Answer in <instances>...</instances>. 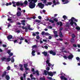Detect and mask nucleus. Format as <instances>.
Here are the masks:
<instances>
[{
  "instance_id": "obj_1",
  "label": "nucleus",
  "mask_w": 80,
  "mask_h": 80,
  "mask_svg": "<svg viewBox=\"0 0 80 80\" xmlns=\"http://www.w3.org/2000/svg\"><path fill=\"white\" fill-rule=\"evenodd\" d=\"M28 2H29V7L30 8H33L35 7L36 4L35 3L37 2L38 0H28Z\"/></svg>"
},
{
  "instance_id": "obj_2",
  "label": "nucleus",
  "mask_w": 80,
  "mask_h": 80,
  "mask_svg": "<svg viewBox=\"0 0 80 80\" xmlns=\"http://www.w3.org/2000/svg\"><path fill=\"white\" fill-rule=\"evenodd\" d=\"M73 20L74 22H78V19H76V18H74V17H72L71 18V19L70 20L71 21V22H70V24L71 25H73V23H74V22H73Z\"/></svg>"
},
{
  "instance_id": "obj_3",
  "label": "nucleus",
  "mask_w": 80,
  "mask_h": 80,
  "mask_svg": "<svg viewBox=\"0 0 80 80\" xmlns=\"http://www.w3.org/2000/svg\"><path fill=\"white\" fill-rule=\"evenodd\" d=\"M38 5L40 7V8H41L42 9V8H43L44 7V6H45V5L43 4H42V3L40 2L38 3Z\"/></svg>"
},
{
  "instance_id": "obj_4",
  "label": "nucleus",
  "mask_w": 80,
  "mask_h": 80,
  "mask_svg": "<svg viewBox=\"0 0 80 80\" xmlns=\"http://www.w3.org/2000/svg\"><path fill=\"white\" fill-rule=\"evenodd\" d=\"M7 38L8 39V40L10 41V42H11V41H13V40H11L10 39H12V38H13V36L12 35H9L8 36Z\"/></svg>"
},
{
  "instance_id": "obj_5",
  "label": "nucleus",
  "mask_w": 80,
  "mask_h": 80,
  "mask_svg": "<svg viewBox=\"0 0 80 80\" xmlns=\"http://www.w3.org/2000/svg\"><path fill=\"white\" fill-rule=\"evenodd\" d=\"M62 2H63V4H67L68 3L70 2V1L68 0H61Z\"/></svg>"
},
{
  "instance_id": "obj_6",
  "label": "nucleus",
  "mask_w": 80,
  "mask_h": 80,
  "mask_svg": "<svg viewBox=\"0 0 80 80\" xmlns=\"http://www.w3.org/2000/svg\"><path fill=\"white\" fill-rule=\"evenodd\" d=\"M23 65H22L21 64H19V67H20V68L19 69V70H21V71H23Z\"/></svg>"
},
{
  "instance_id": "obj_7",
  "label": "nucleus",
  "mask_w": 80,
  "mask_h": 80,
  "mask_svg": "<svg viewBox=\"0 0 80 80\" xmlns=\"http://www.w3.org/2000/svg\"><path fill=\"white\" fill-rule=\"evenodd\" d=\"M49 53L50 54H52V55H56V52H53L52 50H51L49 51Z\"/></svg>"
},
{
  "instance_id": "obj_8",
  "label": "nucleus",
  "mask_w": 80,
  "mask_h": 80,
  "mask_svg": "<svg viewBox=\"0 0 80 80\" xmlns=\"http://www.w3.org/2000/svg\"><path fill=\"white\" fill-rule=\"evenodd\" d=\"M47 64H48V67H50V66H52V64H51L49 62H50V61H49V60L47 59V60L46 61Z\"/></svg>"
},
{
  "instance_id": "obj_9",
  "label": "nucleus",
  "mask_w": 80,
  "mask_h": 80,
  "mask_svg": "<svg viewBox=\"0 0 80 80\" xmlns=\"http://www.w3.org/2000/svg\"><path fill=\"white\" fill-rule=\"evenodd\" d=\"M48 76H51V77H53V72H48Z\"/></svg>"
},
{
  "instance_id": "obj_10",
  "label": "nucleus",
  "mask_w": 80,
  "mask_h": 80,
  "mask_svg": "<svg viewBox=\"0 0 80 80\" xmlns=\"http://www.w3.org/2000/svg\"><path fill=\"white\" fill-rule=\"evenodd\" d=\"M68 58L69 60H71L72 58H73V54H71L68 57Z\"/></svg>"
},
{
  "instance_id": "obj_11",
  "label": "nucleus",
  "mask_w": 80,
  "mask_h": 80,
  "mask_svg": "<svg viewBox=\"0 0 80 80\" xmlns=\"http://www.w3.org/2000/svg\"><path fill=\"white\" fill-rule=\"evenodd\" d=\"M47 21H49V22H51L52 23H54V21L52 20V19H50L49 18H47Z\"/></svg>"
},
{
  "instance_id": "obj_12",
  "label": "nucleus",
  "mask_w": 80,
  "mask_h": 80,
  "mask_svg": "<svg viewBox=\"0 0 80 80\" xmlns=\"http://www.w3.org/2000/svg\"><path fill=\"white\" fill-rule=\"evenodd\" d=\"M42 54H43V55H44V56L45 57L47 56V55H48V53L47 52H45V51L42 52Z\"/></svg>"
},
{
  "instance_id": "obj_13",
  "label": "nucleus",
  "mask_w": 80,
  "mask_h": 80,
  "mask_svg": "<svg viewBox=\"0 0 80 80\" xmlns=\"http://www.w3.org/2000/svg\"><path fill=\"white\" fill-rule=\"evenodd\" d=\"M17 15L18 17H20V16H21V12L18 11Z\"/></svg>"
},
{
  "instance_id": "obj_14",
  "label": "nucleus",
  "mask_w": 80,
  "mask_h": 80,
  "mask_svg": "<svg viewBox=\"0 0 80 80\" xmlns=\"http://www.w3.org/2000/svg\"><path fill=\"white\" fill-rule=\"evenodd\" d=\"M5 78L7 80H9L10 79V76L9 75H7L6 76Z\"/></svg>"
},
{
  "instance_id": "obj_15",
  "label": "nucleus",
  "mask_w": 80,
  "mask_h": 80,
  "mask_svg": "<svg viewBox=\"0 0 80 80\" xmlns=\"http://www.w3.org/2000/svg\"><path fill=\"white\" fill-rule=\"evenodd\" d=\"M48 71H47L46 70H44V74L45 75H48Z\"/></svg>"
},
{
  "instance_id": "obj_16",
  "label": "nucleus",
  "mask_w": 80,
  "mask_h": 80,
  "mask_svg": "<svg viewBox=\"0 0 80 80\" xmlns=\"http://www.w3.org/2000/svg\"><path fill=\"white\" fill-rule=\"evenodd\" d=\"M7 75V72L4 71L2 75V77H4L5 75Z\"/></svg>"
},
{
  "instance_id": "obj_17",
  "label": "nucleus",
  "mask_w": 80,
  "mask_h": 80,
  "mask_svg": "<svg viewBox=\"0 0 80 80\" xmlns=\"http://www.w3.org/2000/svg\"><path fill=\"white\" fill-rule=\"evenodd\" d=\"M35 50H33L32 51V56H35Z\"/></svg>"
},
{
  "instance_id": "obj_18",
  "label": "nucleus",
  "mask_w": 80,
  "mask_h": 80,
  "mask_svg": "<svg viewBox=\"0 0 80 80\" xmlns=\"http://www.w3.org/2000/svg\"><path fill=\"white\" fill-rule=\"evenodd\" d=\"M52 4V3L51 2H48V4H46V6H48V5H51Z\"/></svg>"
},
{
  "instance_id": "obj_19",
  "label": "nucleus",
  "mask_w": 80,
  "mask_h": 80,
  "mask_svg": "<svg viewBox=\"0 0 80 80\" xmlns=\"http://www.w3.org/2000/svg\"><path fill=\"white\" fill-rule=\"evenodd\" d=\"M70 42L71 43H74L75 42V40H74V38H71Z\"/></svg>"
},
{
  "instance_id": "obj_20",
  "label": "nucleus",
  "mask_w": 80,
  "mask_h": 80,
  "mask_svg": "<svg viewBox=\"0 0 80 80\" xmlns=\"http://www.w3.org/2000/svg\"><path fill=\"white\" fill-rule=\"evenodd\" d=\"M27 28L28 29V30H33V29L30 28V25L27 26Z\"/></svg>"
},
{
  "instance_id": "obj_21",
  "label": "nucleus",
  "mask_w": 80,
  "mask_h": 80,
  "mask_svg": "<svg viewBox=\"0 0 80 80\" xmlns=\"http://www.w3.org/2000/svg\"><path fill=\"white\" fill-rule=\"evenodd\" d=\"M12 5V2H10L9 3L7 2L6 4V5L7 6H8V5Z\"/></svg>"
},
{
  "instance_id": "obj_22",
  "label": "nucleus",
  "mask_w": 80,
  "mask_h": 80,
  "mask_svg": "<svg viewBox=\"0 0 80 80\" xmlns=\"http://www.w3.org/2000/svg\"><path fill=\"white\" fill-rule=\"evenodd\" d=\"M18 39H19L20 41H22V40H24V38L22 37H21V38H19Z\"/></svg>"
},
{
  "instance_id": "obj_23",
  "label": "nucleus",
  "mask_w": 80,
  "mask_h": 80,
  "mask_svg": "<svg viewBox=\"0 0 80 80\" xmlns=\"http://www.w3.org/2000/svg\"><path fill=\"white\" fill-rule=\"evenodd\" d=\"M24 4L25 5H27V4H28V1L27 0H25L24 2Z\"/></svg>"
},
{
  "instance_id": "obj_24",
  "label": "nucleus",
  "mask_w": 80,
  "mask_h": 80,
  "mask_svg": "<svg viewBox=\"0 0 80 80\" xmlns=\"http://www.w3.org/2000/svg\"><path fill=\"white\" fill-rule=\"evenodd\" d=\"M59 36L61 37H63V35L62 34V32H61V31H60Z\"/></svg>"
},
{
  "instance_id": "obj_25",
  "label": "nucleus",
  "mask_w": 80,
  "mask_h": 80,
  "mask_svg": "<svg viewBox=\"0 0 80 80\" xmlns=\"http://www.w3.org/2000/svg\"><path fill=\"white\" fill-rule=\"evenodd\" d=\"M15 62V60L14 59V58L13 57H12L11 58V62L12 63H13Z\"/></svg>"
},
{
  "instance_id": "obj_26",
  "label": "nucleus",
  "mask_w": 80,
  "mask_h": 80,
  "mask_svg": "<svg viewBox=\"0 0 80 80\" xmlns=\"http://www.w3.org/2000/svg\"><path fill=\"white\" fill-rule=\"evenodd\" d=\"M1 60L2 61H5V60H7V58L5 57H3L1 58Z\"/></svg>"
},
{
  "instance_id": "obj_27",
  "label": "nucleus",
  "mask_w": 80,
  "mask_h": 80,
  "mask_svg": "<svg viewBox=\"0 0 80 80\" xmlns=\"http://www.w3.org/2000/svg\"><path fill=\"white\" fill-rule=\"evenodd\" d=\"M63 18H64V20H66V19L67 18V16L65 15H64L63 16Z\"/></svg>"
},
{
  "instance_id": "obj_28",
  "label": "nucleus",
  "mask_w": 80,
  "mask_h": 80,
  "mask_svg": "<svg viewBox=\"0 0 80 80\" xmlns=\"http://www.w3.org/2000/svg\"><path fill=\"white\" fill-rule=\"evenodd\" d=\"M7 61L8 62H10V60H11V59L10 58H8L7 59H6Z\"/></svg>"
},
{
  "instance_id": "obj_29",
  "label": "nucleus",
  "mask_w": 80,
  "mask_h": 80,
  "mask_svg": "<svg viewBox=\"0 0 80 80\" xmlns=\"http://www.w3.org/2000/svg\"><path fill=\"white\" fill-rule=\"evenodd\" d=\"M42 1L43 3H47V0H41Z\"/></svg>"
},
{
  "instance_id": "obj_30",
  "label": "nucleus",
  "mask_w": 80,
  "mask_h": 80,
  "mask_svg": "<svg viewBox=\"0 0 80 80\" xmlns=\"http://www.w3.org/2000/svg\"><path fill=\"white\" fill-rule=\"evenodd\" d=\"M27 67H28V64H24V68H26Z\"/></svg>"
},
{
  "instance_id": "obj_31",
  "label": "nucleus",
  "mask_w": 80,
  "mask_h": 80,
  "mask_svg": "<svg viewBox=\"0 0 80 80\" xmlns=\"http://www.w3.org/2000/svg\"><path fill=\"white\" fill-rule=\"evenodd\" d=\"M40 80H45V78L44 77V78H42L41 77L40 78Z\"/></svg>"
},
{
  "instance_id": "obj_32",
  "label": "nucleus",
  "mask_w": 80,
  "mask_h": 80,
  "mask_svg": "<svg viewBox=\"0 0 80 80\" xmlns=\"http://www.w3.org/2000/svg\"><path fill=\"white\" fill-rule=\"evenodd\" d=\"M16 3L17 6H19L20 4L19 2H17Z\"/></svg>"
},
{
  "instance_id": "obj_33",
  "label": "nucleus",
  "mask_w": 80,
  "mask_h": 80,
  "mask_svg": "<svg viewBox=\"0 0 80 80\" xmlns=\"http://www.w3.org/2000/svg\"><path fill=\"white\" fill-rule=\"evenodd\" d=\"M36 73L37 74V75H39V72H38V71L36 70Z\"/></svg>"
},
{
  "instance_id": "obj_34",
  "label": "nucleus",
  "mask_w": 80,
  "mask_h": 80,
  "mask_svg": "<svg viewBox=\"0 0 80 80\" xmlns=\"http://www.w3.org/2000/svg\"><path fill=\"white\" fill-rule=\"evenodd\" d=\"M7 69L8 71L10 70V66H8V67L7 68Z\"/></svg>"
},
{
  "instance_id": "obj_35",
  "label": "nucleus",
  "mask_w": 80,
  "mask_h": 80,
  "mask_svg": "<svg viewBox=\"0 0 80 80\" xmlns=\"http://www.w3.org/2000/svg\"><path fill=\"white\" fill-rule=\"evenodd\" d=\"M72 38H75V37H76V36L75 35V34H72Z\"/></svg>"
},
{
  "instance_id": "obj_36",
  "label": "nucleus",
  "mask_w": 80,
  "mask_h": 80,
  "mask_svg": "<svg viewBox=\"0 0 80 80\" xmlns=\"http://www.w3.org/2000/svg\"><path fill=\"white\" fill-rule=\"evenodd\" d=\"M35 20V22H37L38 23H40L41 22V21L38 20Z\"/></svg>"
},
{
  "instance_id": "obj_37",
  "label": "nucleus",
  "mask_w": 80,
  "mask_h": 80,
  "mask_svg": "<svg viewBox=\"0 0 80 80\" xmlns=\"http://www.w3.org/2000/svg\"><path fill=\"white\" fill-rule=\"evenodd\" d=\"M60 27H62V26L63 25V23H62V22H60Z\"/></svg>"
},
{
  "instance_id": "obj_38",
  "label": "nucleus",
  "mask_w": 80,
  "mask_h": 80,
  "mask_svg": "<svg viewBox=\"0 0 80 80\" xmlns=\"http://www.w3.org/2000/svg\"><path fill=\"white\" fill-rule=\"evenodd\" d=\"M60 78L61 80H64V78H65V77L63 76H62L61 77H60Z\"/></svg>"
},
{
  "instance_id": "obj_39",
  "label": "nucleus",
  "mask_w": 80,
  "mask_h": 80,
  "mask_svg": "<svg viewBox=\"0 0 80 80\" xmlns=\"http://www.w3.org/2000/svg\"><path fill=\"white\" fill-rule=\"evenodd\" d=\"M37 46H36V45H33L32 47V48H37Z\"/></svg>"
},
{
  "instance_id": "obj_40",
  "label": "nucleus",
  "mask_w": 80,
  "mask_h": 80,
  "mask_svg": "<svg viewBox=\"0 0 80 80\" xmlns=\"http://www.w3.org/2000/svg\"><path fill=\"white\" fill-rule=\"evenodd\" d=\"M54 21L56 22H58V19H56V18L53 19Z\"/></svg>"
},
{
  "instance_id": "obj_41",
  "label": "nucleus",
  "mask_w": 80,
  "mask_h": 80,
  "mask_svg": "<svg viewBox=\"0 0 80 80\" xmlns=\"http://www.w3.org/2000/svg\"><path fill=\"white\" fill-rule=\"evenodd\" d=\"M41 34L42 35H45V32H42L41 33Z\"/></svg>"
},
{
  "instance_id": "obj_42",
  "label": "nucleus",
  "mask_w": 80,
  "mask_h": 80,
  "mask_svg": "<svg viewBox=\"0 0 80 80\" xmlns=\"http://www.w3.org/2000/svg\"><path fill=\"white\" fill-rule=\"evenodd\" d=\"M63 58L66 59V60H67V58H68V57L66 56H63Z\"/></svg>"
},
{
  "instance_id": "obj_43",
  "label": "nucleus",
  "mask_w": 80,
  "mask_h": 80,
  "mask_svg": "<svg viewBox=\"0 0 80 80\" xmlns=\"http://www.w3.org/2000/svg\"><path fill=\"white\" fill-rule=\"evenodd\" d=\"M42 41L43 42H46V43H47V39H43L42 40Z\"/></svg>"
},
{
  "instance_id": "obj_44",
  "label": "nucleus",
  "mask_w": 80,
  "mask_h": 80,
  "mask_svg": "<svg viewBox=\"0 0 80 80\" xmlns=\"http://www.w3.org/2000/svg\"><path fill=\"white\" fill-rule=\"evenodd\" d=\"M26 21L25 20H22L21 21V23H25Z\"/></svg>"
},
{
  "instance_id": "obj_45",
  "label": "nucleus",
  "mask_w": 80,
  "mask_h": 80,
  "mask_svg": "<svg viewBox=\"0 0 80 80\" xmlns=\"http://www.w3.org/2000/svg\"><path fill=\"white\" fill-rule=\"evenodd\" d=\"M76 29L78 30H80V28L79 27H77L76 28Z\"/></svg>"
},
{
  "instance_id": "obj_46",
  "label": "nucleus",
  "mask_w": 80,
  "mask_h": 80,
  "mask_svg": "<svg viewBox=\"0 0 80 80\" xmlns=\"http://www.w3.org/2000/svg\"><path fill=\"white\" fill-rule=\"evenodd\" d=\"M7 52L8 54H10V52H11V51L10 50H8Z\"/></svg>"
},
{
  "instance_id": "obj_47",
  "label": "nucleus",
  "mask_w": 80,
  "mask_h": 80,
  "mask_svg": "<svg viewBox=\"0 0 80 80\" xmlns=\"http://www.w3.org/2000/svg\"><path fill=\"white\" fill-rule=\"evenodd\" d=\"M73 46L74 47H75V48L77 47V45L75 44H73Z\"/></svg>"
},
{
  "instance_id": "obj_48",
  "label": "nucleus",
  "mask_w": 80,
  "mask_h": 80,
  "mask_svg": "<svg viewBox=\"0 0 80 80\" xmlns=\"http://www.w3.org/2000/svg\"><path fill=\"white\" fill-rule=\"evenodd\" d=\"M46 69L47 70V71H48L50 70V67H48L46 68Z\"/></svg>"
},
{
  "instance_id": "obj_49",
  "label": "nucleus",
  "mask_w": 80,
  "mask_h": 80,
  "mask_svg": "<svg viewBox=\"0 0 80 80\" xmlns=\"http://www.w3.org/2000/svg\"><path fill=\"white\" fill-rule=\"evenodd\" d=\"M14 43H18V41L17 40H15L13 41Z\"/></svg>"
},
{
  "instance_id": "obj_50",
  "label": "nucleus",
  "mask_w": 80,
  "mask_h": 80,
  "mask_svg": "<svg viewBox=\"0 0 80 80\" xmlns=\"http://www.w3.org/2000/svg\"><path fill=\"white\" fill-rule=\"evenodd\" d=\"M36 38L38 40L40 39V36H36Z\"/></svg>"
},
{
  "instance_id": "obj_51",
  "label": "nucleus",
  "mask_w": 80,
  "mask_h": 80,
  "mask_svg": "<svg viewBox=\"0 0 80 80\" xmlns=\"http://www.w3.org/2000/svg\"><path fill=\"white\" fill-rule=\"evenodd\" d=\"M66 26L67 27H68L70 26V25H69V24H68V23H67L66 24Z\"/></svg>"
},
{
  "instance_id": "obj_52",
  "label": "nucleus",
  "mask_w": 80,
  "mask_h": 80,
  "mask_svg": "<svg viewBox=\"0 0 80 80\" xmlns=\"http://www.w3.org/2000/svg\"><path fill=\"white\" fill-rule=\"evenodd\" d=\"M45 35H50V34L49 33H48V32H46H46H45Z\"/></svg>"
},
{
  "instance_id": "obj_53",
  "label": "nucleus",
  "mask_w": 80,
  "mask_h": 80,
  "mask_svg": "<svg viewBox=\"0 0 80 80\" xmlns=\"http://www.w3.org/2000/svg\"><path fill=\"white\" fill-rule=\"evenodd\" d=\"M53 33L55 35L57 34V31H55L53 32Z\"/></svg>"
},
{
  "instance_id": "obj_54",
  "label": "nucleus",
  "mask_w": 80,
  "mask_h": 80,
  "mask_svg": "<svg viewBox=\"0 0 80 80\" xmlns=\"http://www.w3.org/2000/svg\"><path fill=\"white\" fill-rule=\"evenodd\" d=\"M25 32H28V29L27 28V27L25 29Z\"/></svg>"
},
{
  "instance_id": "obj_55",
  "label": "nucleus",
  "mask_w": 80,
  "mask_h": 80,
  "mask_svg": "<svg viewBox=\"0 0 80 80\" xmlns=\"http://www.w3.org/2000/svg\"><path fill=\"white\" fill-rule=\"evenodd\" d=\"M23 77L24 78H26V74H25V73H24L23 74Z\"/></svg>"
},
{
  "instance_id": "obj_56",
  "label": "nucleus",
  "mask_w": 80,
  "mask_h": 80,
  "mask_svg": "<svg viewBox=\"0 0 80 80\" xmlns=\"http://www.w3.org/2000/svg\"><path fill=\"white\" fill-rule=\"evenodd\" d=\"M76 59L77 60H80V58L78 57H77L76 58Z\"/></svg>"
},
{
  "instance_id": "obj_57",
  "label": "nucleus",
  "mask_w": 80,
  "mask_h": 80,
  "mask_svg": "<svg viewBox=\"0 0 80 80\" xmlns=\"http://www.w3.org/2000/svg\"><path fill=\"white\" fill-rule=\"evenodd\" d=\"M52 37L51 36H49L48 37V39L50 40V39H52Z\"/></svg>"
},
{
  "instance_id": "obj_58",
  "label": "nucleus",
  "mask_w": 80,
  "mask_h": 80,
  "mask_svg": "<svg viewBox=\"0 0 80 80\" xmlns=\"http://www.w3.org/2000/svg\"><path fill=\"white\" fill-rule=\"evenodd\" d=\"M2 47H7V45H6L5 44H3L2 45Z\"/></svg>"
},
{
  "instance_id": "obj_59",
  "label": "nucleus",
  "mask_w": 80,
  "mask_h": 80,
  "mask_svg": "<svg viewBox=\"0 0 80 80\" xmlns=\"http://www.w3.org/2000/svg\"><path fill=\"white\" fill-rule=\"evenodd\" d=\"M38 18H39V20H41V19H42V17L40 16H39L38 17Z\"/></svg>"
},
{
  "instance_id": "obj_60",
  "label": "nucleus",
  "mask_w": 80,
  "mask_h": 80,
  "mask_svg": "<svg viewBox=\"0 0 80 80\" xmlns=\"http://www.w3.org/2000/svg\"><path fill=\"white\" fill-rule=\"evenodd\" d=\"M23 4H24V3H22V2H21L20 3V5L21 6H23Z\"/></svg>"
},
{
  "instance_id": "obj_61",
  "label": "nucleus",
  "mask_w": 80,
  "mask_h": 80,
  "mask_svg": "<svg viewBox=\"0 0 80 80\" xmlns=\"http://www.w3.org/2000/svg\"><path fill=\"white\" fill-rule=\"evenodd\" d=\"M44 48H45L46 49H48V46H44Z\"/></svg>"
},
{
  "instance_id": "obj_62",
  "label": "nucleus",
  "mask_w": 80,
  "mask_h": 80,
  "mask_svg": "<svg viewBox=\"0 0 80 80\" xmlns=\"http://www.w3.org/2000/svg\"><path fill=\"white\" fill-rule=\"evenodd\" d=\"M29 68H25V70H28Z\"/></svg>"
},
{
  "instance_id": "obj_63",
  "label": "nucleus",
  "mask_w": 80,
  "mask_h": 80,
  "mask_svg": "<svg viewBox=\"0 0 80 80\" xmlns=\"http://www.w3.org/2000/svg\"><path fill=\"white\" fill-rule=\"evenodd\" d=\"M27 27H24V26H22V29H25Z\"/></svg>"
},
{
  "instance_id": "obj_64",
  "label": "nucleus",
  "mask_w": 80,
  "mask_h": 80,
  "mask_svg": "<svg viewBox=\"0 0 80 80\" xmlns=\"http://www.w3.org/2000/svg\"><path fill=\"white\" fill-rule=\"evenodd\" d=\"M18 9L19 10H20V11H21L22 10V9H21V8H18Z\"/></svg>"
}]
</instances>
